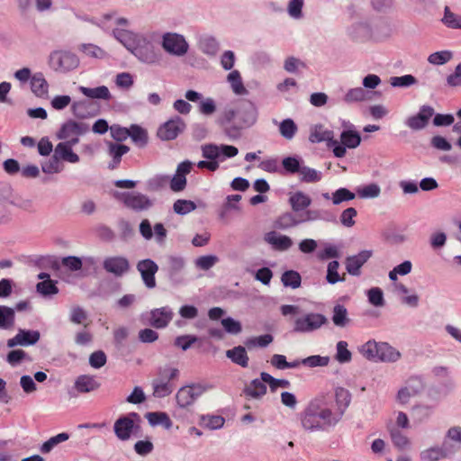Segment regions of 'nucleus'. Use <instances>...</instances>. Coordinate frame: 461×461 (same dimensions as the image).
I'll return each mask as SVG.
<instances>
[{"mask_svg":"<svg viewBox=\"0 0 461 461\" xmlns=\"http://www.w3.org/2000/svg\"><path fill=\"white\" fill-rule=\"evenodd\" d=\"M197 339V337L193 335L178 336L175 339V345L183 350H187Z\"/></svg>","mask_w":461,"mask_h":461,"instance_id":"69168bd1","label":"nucleus"},{"mask_svg":"<svg viewBox=\"0 0 461 461\" xmlns=\"http://www.w3.org/2000/svg\"><path fill=\"white\" fill-rule=\"evenodd\" d=\"M314 214L315 212L312 211H307L305 212L304 218L296 220L291 213H285L279 217L277 223L280 228L287 229L295 226L301 222L314 220L316 218Z\"/></svg>","mask_w":461,"mask_h":461,"instance_id":"bb28decb","label":"nucleus"},{"mask_svg":"<svg viewBox=\"0 0 461 461\" xmlns=\"http://www.w3.org/2000/svg\"><path fill=\"white\" fill-rule=\"evenodd\" d=\"M292 209L294 212H299L307 208L311 203V198L303 192L294 193L289 199Z\"/></svg>","mask_w":461,"mask_h":461,"instance_id":"72a5a7b5","label":"nucleus"},{"mask_svg":"<svg viewBox=\"0 0 461 461\" xmlns=\"http://www.w3.org/2000/svg\"><path fill=\"white\" fill-rule=\"evenodd\" d=\"M452 59V53L449 50L437 51L430 54L428 61L433 65H444Z\"/></svg>","mask_w":461,"mask_h":461,"instance_id":"09e8293b","label":"nucleus"},{"mask_svg":"<svg viewBox=\"0 0 461 461\" xmlns=\"http://www.w3.org/2000/svg\"><path fill=\"white\" fill-rule=\"evenodd\" d=\"M79 89L84 95L92 99H103L108 101L112 98L111 93L108 87L105 86H101L95 88L80 86Z\"/></svg>","mask_w":461,"mask_h":461,"instance_id":"c756f323","label":"nucleus"},{"mask_svg":"<svg viewBox=\"0 0 461 461\" xmlns=\"http://www.w3.org/2000/svg\"><path fill=\"white\" fill-rule=\"evenodd\" d=\"M282 165L285 171L290 174L299 173L301 168L299 160L294 157L285 158L282 161Z\"/></svg>","mask_w":461,"mask_h":461,"instance_id":"338daca9","label":"nucleus"},{"mask_svg":"<svg viewBox=\"0 0 461 461\" xmlns=\"http://www.w3.org/2000/svg\"><path fill=\"white\" fill-rule=\"evenodd\" d=\"M179 376V370L171 366H161L158 369L156 377L152 380L153 395L156 398H164L170 395L175 390L174 380Z\"/></svg>","mask_w":461,"mask_h":461,"instance_id":"f03ea898","label":"nucleus"},{"mask_svg":"<svg viewBox=\"0 0 461 461\" xmlns=\"http://www.w3.org/2000/svg\"><path fill=\"white\" fill-rule=\"evenodd\" d=\"M390 435L394 446L403 448L409 444V439L397 428H390Z\"/></svg>","mask_w":461,"mask_h":461,"instance_id":"13d9d810","label":"nucleus"},{"mask_svg":"<svg viewBox=\"0 0 461 461\" xmlns=\"http://www.w3.org/2000/svg\"><path fill=\"white\" fill-rule=\"evenodd\" d=\"M130 135L132 141L139 147H144L148 142L147 131L137 124H132L129 128Z\"/></svg>","mask_w":461,"mask_h":461,"instance_id":"f704fd0d","label":"nucleus"},{"mask_svg":"<svg viewBox=\"0 0 461 461\" xmlns=\"http://www.w3.org/2000/svg\"><path fill=\"white\" fill-rule=\"evenodd\" d=\"M50 65L57 71H68L78 66V59L68 51H54L50 56Z\"/></svg>","mask_w":461,"mask_h":461,"instance_id":"423d86ee","label":"nucleus"},{"mask_svg":"<svg viewBox=\"0 0 461 461\" xmlns=\"http://www.w3.org/2000/svg\"><path fill=\"white\" fill-rule=\"evenodd\" d=\"M228 82L236 95H244L247 90L243 85L240 74L238 70L231 71L227 77Z\"/></svg>","mask_w":461,"mask_h":461,"instance_id":"c9c22d12","label":"nucleus"},{"mask_svg":"<svg viewBox=\"0 0 461 461\" xmlns=\"http://www.w3.org/2000/svg\"><path fill=\"white\" fill-rule=\"evenodd\" d=\"M270 363L277 369L295 368L300 366V361L287 362L284 355L275 354L271 357Z\"/></svg>","mask_w":461,"mask_h":461,"instance_id":"58836bf2","label":"nucleus"},{"mask_svg":"<svg viewBox=\"0 0 461 461\" xmlns=\"http://www.w3.org/2000/svg\"><path fill=\"white\" fill-rule=\"evenodd\" d=\"M309 140L312 143L325 141L327 147L332 149L338 158L343 157L346 153V129L340 133V144L334 139L333 131L326 130L322 125H315L311 129Z\"/></svg>","mask_w":461,"mask_h":461,"instance_id":"7ed1b4c3","label":"nucleus"},{"mask_svg":"<svg viewBox=\"0 0 461 461\" xmlns=\"http://www.w3.org/2000/svg\"><path fill=\"white\" fill-rule=\"evenodd\" d=\"M185 128L184 120L179 116H175L165 123H163L158 130V136L162 140H175Z\"/></svg>","mask_w":461,"mask_h":461,"instance_id":"6e6552de","label":"nucleus"},{"mask_svg":"<svg viewBox=\"0 0 461 461\" xmlns=\"http://www.w3.org/2000/svg\"><path fill=\"white\" fill-rule=\"evenodd\" d=\"M14 322V311L7 306L0 305V329H9Z\"/></svg>","mask_w":461,"mask_h":461,"instance_id":"4c0bfd02","label":"nucleus"},{"mask_svg":"<svg viewBox=\"0 0 461 461\" xmlns=\"http://www.w3.org/2000/svg\"><path fill=\"white\" fill-rule=\"evenodd\" d=\"M145 417L151 426L162 425L165 429H169L173 424L169 416L166 412H147Z\"/></svg>","mask_w":461,"mask_h":461,"instance_id":"473e14b6","label":"nucleus"},{"mask_svg":"<svg viewBox=\"0 0 461 461\" xmlns=\"http://www.w3.org/2000/svg\"><path fill=\"white\" fill-rule=\"evenodd\" d=\"M87 321V314L84 309L79 306L74 307L70 312V321L75 324H86Z\"/></svg>","mask_w":461,"mask_h":461,"instance_id":"0e129e2a","label":"nucleus"},{"mask_svg":"<svg viewBox=\"0 0 461 461\" xmlns=\"http://www.w3.org/2000/svg\"><path fill=\"white\" fill-rule=\"evenodd\" d=\"M106 355L102 350L93 352L89 357V364L94 368H101L106 364Z\"/></svg>","mask_w":461,"mask_h":461,"instance_id":"bf43d9fd","label":"nucleus"},{"mask_svg":"<svg viewBox=\"0 0 461 461\" xmlns=\"http://www.w3.org/2000/svg\"><path fill=\"white\" fill-rule=\"evenodd\" d=\"M299 174L301 180L307 183L317 182L321 179L320 174L313 168L301 167Z\"/></svg>","mask_w":461,"mask_h":461,"instance_id":"4d7b16f0","label":"nucleus"},{"mask_svg":"<svg viewBox=\"0 0 461 461\" xmlns=\"http://www.w3.org/2000/svg\"><path fill=\"white\" fill-rule=\"evenodd\" d=\"M140 417L137 412H130L117 419L113 425L116 437L122 441L128 440L135 429H139L138 423Z\"/></svg>","mask_w":461,"mask_h":461,"instance_id":"39448f33","label":"nucleus"},{"mask_svg":"<svg viewBox=\"0 0 461 461\" xmlns=\"http://www.w3.org/2000/svg\"><path fill=\"white\" fill-rule=\"evenodd\" d=\"M74 145L66 141L59 143L54 149V159H61L70 163L78 162L79 157L72 150Z\"/></svg>","mask_w":461,"mask_h":461,"instance_id":"412c9836","label":"nucleus"},{"mask_svg":"<svg viewBox=\"0 0 461 461\" xmlns=\"http://www.w3.org/2000/svg\"><path fill=\"white\" fill-rule=\"evenodd\" d=\"M280 134L286 140H292L297 131V126L292 119H285L280 122Z\"/></svg>","mask_w":461,"mask_h":461,"instance_id":"79ce46f5","label":"nucleus"},{"mask_svg":"<svg viewBox=\"0 0 461 461\" xmlns=\"http://www.w3.org/2000/svg\"><path fill=\"white\" fill-rule=\"evenodd\" d=\"M69 438L68 433L62 432L54 437H51L49 440L44 442L41 447L42 453H49L58 444L68 440Z\"/></svg>","mask_w":461,"mask_h":461,"instance_id":"a18cd8bd","label":"nucleus"},{"mask_svg":"<svg viewBox=\"0 0 461 461\" xmlns=\"http://www.w3.org/2000/svg\"><path fill=\"white\" fill-rule=\"evenodd\" d=\"M333 416L339 421L346 411V390L343 386H336L334 390V405H330Z\"/></svg>","mask_w":461,"mask_h":461,"instance_id":"4be33fe9","label":"nucleus"},{"mask_svg":"<svg viewBox=\"0 0 461 461\" xmlns=\"http://www.w3.org/2000/svg\"><path fill=\"white\" fill-rule=\"evenodd\" d=\"M266 240L278 250H286L293 245V241L288 236L277 235L274 231L267 235Z\"/></svg>","mask_w":461,"mask_h":461,"instance_id":"2f4dec72","label":"nucleus"},{"mask_svg":"<svg viewBox=\"0 0 461 461\" xmlns=\"http://www.w3.org/2000/svg\"><path fill=\"white\" fill-rule=\"evenodd\" d=\"M86 126L82 122L68 121L65 122L58 132L59 140H65L70 144H77L79 141V136L86 131Z\"/></svg>","mask_w":461,"mask_h":461,"instance_id":"1a4fd4ad","label":"nucleus"},{"mask_svg":"<svg viewBox=\"0 0 461 461\" xmlns=\"http://www.w3.org/2000/svg\"><path fill=\"white\" fill-rule=\"evenodd\" d=\"M423 388L420 379L415 377L411 378L407 384L399 390L397 393V401L399 403L404 405L409 402L411 397L416 396Z\"/></svg>","mask_w":461,"mask_h":461,"instance_id":"f3484780","label":"nucleus"},{"mask_svg":"<svg viewBox=\"0 0 461 461\" xmlns=\"http://www.w3.org/2000/svg\"><path fill=\"white\" fill-rule=\"evenodd\" d=\"M258 118V110L256 106L250 103H244L239 108L238 129H243L253 125Z\"/></svg>","mask_w":461,"mask_h":461,"instance_id":"dca6fc26","label":"nucleus"},{"mask_svg":"<svg viewBox=\"0 0 461 461\" xmlns=\"http://www.w3.org/2000/svg\"><path fill=\"white\" fill-rule=\"evenodd\" d=\"M417 79L412 75H404L401 77H393L390 83L394 87H408L416 84Z\"/></svg>","mask_w":461,"mask_h":461,"instance_id":"3c124183","label":"nucleus"},{"mask_svg":"<svg viewBox=\"0 0 461 461\" xmlns=\"http://www.w3.org/2000/svg\"><path fill=\"white\" fill-rule=\"evenodd\" d=\"M273 341V337L270 334H265L258 337H254L249 339L245 345L249 348H255V347H260L264 348L269 345Z\"/></svg>","mask_w":461,"mask_h":461,"instance_id":"8fccbe9b","label":"nucleus"},{"mask_svg":"<svg viewBox=\"0 0 461 461\" xmlns=\"http://www.w3.org/2000/svg\"><path fill=\"white\" fill-rule=\"evenodd\" d=\"M433 114L434 109L431 106L423 105L416 115L408 118L406 124L414 131L421 130L427 126Z\"/></svg>","mask_w":461,"mask_h":461,"instance_id":"a211bd4d","label":"nucleus"},{"mask_svg":"<svg viewBox=\"0 0 461 461\" xmlns=\"http://www.w3.org/2000/svg\"><path fill=\"white\" fill-rule=\"evenodd\" d=\"M378 349L377 361L395 362L401 357V354L398 350L385 342L379 343Z\"/></svg>","mask_w":461,"mask_h":461,"instance_id":"a878e982","label":"nucleus"},{"mask_svg":"<svg viewBox=\"0 0 461 461\" xmlns=\"http://www.w3.org/2000/svg\"><path fill=\"white\" fill-rule=\"evenodd\" d=\"M282 283L285 286H289L294 289L301 285V276L298 272L294 270L285 271L281 277Z\"/></svg>","mask_w":461,"mask_h":461,"instance_id":"a19ab883","label":"nucleus"},{"mask_svg":"<svg viewBox=\"0 0 461 461\" xmlns=\"http://www.w3.org/2000/svg\"><path fill=\"white\" fill-rule=\"evenodd\" d=\"M454 452L447 447L446 444L442 447H430L420 453V457L423 461H438L439 459L447 457Z\"/></svg>","mask_w":461,"mask_h":461,"instance_id":"b1692460","label":"nucleus"},{"mask_svg":"<svg viewBox=\"0 0 461 461\" xmlns=\"http://www.w3.org/2000/svg\"><path fill=\"white\" fill-rule=\"evenodd\" d=\"M372 251L363 250L358 255L348 257V274L358 275L360 267L370 258Z\"/></svg>","mask_w":461,"mask_h":461,"instance_id":"5701e85b","label":"nucleus"},{"mask_svg":"<svg viewBox=\"0 0 461 461\" xmlns=\"http://www.w3.org/2000/svg\"><path fill=\"white\" fill-rule=\"evenodd\" d=\"M338 422L330 408L320 409L317 402H311L301 416L303 429L310 431L323 430Z\"/></svg>","mask_w":461,"mask_h":461,"instance_id":"f257e3e1","label":"nucleus"},{"mask_svg":"<svg viewBox=\"0 0 461 461\" xmlns=\"http://www.w3.org/2000/svg\"><path fill=\"white\" fill-rule=\"evenodd\" d=\"M40 332L38 330H19L17 334L7 340L8 348L16 346H31L36 344L40 339Z\"/></svg>","mask_w":461,"mask_h":461,"instance_id":"2eb2a0df","label":"nucleus"},{"mask_svg":"<svg viewBox=\"0 0 461 461\" xmlns=\"http://www.w3.org/2000/svg\"><path fill=\"white\" fill-rule=\"evenodd\" d=\"M88 324L84 325V329L75 334L74 340L78 346H86L93 341V334L86 330Z\"/></svg>","mask_w":461,"mask_h":461,"instance_id":"6e6d98bb","label":"nucleus"},{"mask_svg":"<svg viewBox=\"0 0 461 461\" xmlns=\"http://www.w3.org/2000/svg\"><path fill=\"white\" fill-rule=\"evenodd\" d=\"M260 377L263 382H266L272 392H275L277 388H288L290 387L291 384L286 379H276L273 377L271 375L266 372H262L260 374Z\"/></svg>","mask_w":461,"mask_h":461,"instance_id":"e433bc0d","label":"nucleus"},{"mask_svg":"<svg viewBox=\"0 0 461 461\" xmlns=\"http://www.w3.org/2000/svg\"><path fill=\"white\" fill-rule=\"evenodd\" d=\"M162 46L166 51L176 56H183L188 50L185 38L177 33L164 34Z\"/></svg>","mask_w":461,"mask_h":461,"instance_id":"9d476101","label":"nucleus"},{"mask_svg":"<svg viewBox=\"0 0 461 461\" xmlns=\"http://www.w3.org/2000/svg\"><path fill=\"white\" fill-rule=\"evenodd\" d=\"M116 197L122 200L127 207L135 211L146 210L151 206L150 200L140 193L116 194Z\"/></svg>","mask_w":461,"mask_h":461,"instance_id":"f8f14e48","label":"nucleus"},{"mask_svg":"<svg viewBox=\"0 0 461 461\" xmlns=\"http://www.w3.org/2000/svg\"><path fill=\"white\" fill-rule=\"evenodd\" d=\"M220 149V146L214 144L205 145L202 149L203 157L210 160H215L221 156Z\"/></svg>","mask_w":461,"mask_h":461,"instance_id":"774afa93","label":"nucleus"},{"mask_svg":"<svg viewBox=\"0 0 461 461\" xmlns=\"http://www.w3.org/2000/svg\"><path fill=\"white\" fill-rule=\"evenodd\" d=\"M104 269L114 276H122L130 270V262L125 257H107L103 262Z\"/></svg>","mask_w":461,"mask_h":461,"instance_id":"9b49d317","label":"nucleus"},{"mask_svg":"<svg viewBox=\"0 0 461 461\" xmlns=\"http://www.w3.org/2000/svg\"><path fill=\"white\" fill-rule=\"evenodd\" d=\"M130 150L129 147L123 144H110L109 153L113 157L114 165L113 168L121 162L122 156Z\"/></svg>","mask_w":461,"mask_h":461,"instance_id":"49530a36","label":"nucleus"},{"mask_svg":"<svg viewBox=\"0 0 461 461\" xmlns=\"http://www.w3.org/2000/svg\"><path fill=\"white\" fill-rule=\"evenodd\" d=\"M225 420L219 415H203L201 425L210 429H217L224 425Z\"/></svg>","mask_w":461,"mask_h":461,"instance_id":"ea45409f","label":"nucleus"},{"mask_svg":"<svg viewBox=\"0 0 461 461\" xmlns=\"http://www.w3.org/2000/svg\"><path fill=\"white\" fill-rule=\"evenodd\" d=\"M218 260V258L213 255L202 256L196 259L195 265L200 269L208 270L212 267Z\"/></svg>","mask_w":461,"mask_h":461,"instance_id":"052dcab7","label":"nucleus"},{"mask_svg":"<svg viewBox=\"0 0 461 461\" xmlns=\"http://www.w3.org/2000/svg\"><path fill=\"white\" fill-rule=\"evenodd\" d=\"M226 357L230 358L233 363L242 367H247L249 366V357L245 348L242 346H237L232 349L227 350Z\"/></svg>","mask_w":461,"mask_h":461,"instance_id":"c85d7f7f","label":"nucleus"},{"mask_svg":"<svg viewBox=\"0 0 461 461\" xmlns=\"http://www.w3.org/2000/svg\"><path fill=\"white\" fill-rule=\"evenodd\" d=\"M173 312L167 307L155 309L150 312V324L156 329L165 328L172 320Z\"/></svg>","mask_w":461,"mask_h":461,"instance_id":"aec40b11","label":"nucleus"},{"mask_svg":"<svg viewBox=\"0 0 461 461\" xmlns=\"http://www.w3.org/2000/svg\"><path fill=\"white\" fill-rule=\"evenodd\" d=\"M101 386L99 381L90 375H81L77 377L74 388L79 393H87L97 390Z\"/></svg>","mask_w":461,"mask_h":461,"instance_id":"6ab92c4d","label":"nucleus"},{"mask_svg":"<svg viewBox=\"0 0 461 461\" xmlns=\"http://www.w3.org/2000/svg\"><path fill=\"white\" fill-rule=\"evenodd\" d=\"M37 291L43 295H52L59 293L56 283L51 279L44 280L37 284Z\"/></svg>","mask_w":461,"mask_h":461,"instance_id":"603ef678","label":"nucleus"},{"mask_svg":"<svg viewBox=\"0 0 461 461\" xmlns=\"http://www.w3.org/2000/svg\"><path fill=\"white\" fill-rule=\"evenodd\" d=\"M221 325L224 330L230 334H238L241 331V325L238 321L228 317L221 320Z\"/></svg>","mask_w":461,"mask_h":461,"instance_id":"e2e57ef3","label":"nucleus"},{"mask_svg":"<svg viewBox=\"0 0 461 461\" xmlns=\"http://www.w3.org/2000/svg\"><path fill=\"white\" fill-rule=\"evenodd\" d=\"M131 53L146 63H154L158 59L153 44L143 37L139 39Z\"/></svg>","mask_w":461,"mask_h":461,"instance_id":"4468645a","label":"nucleus"},{"mask_svg":"<svg viewBox=\"0 0 461 461\" xmlns=\"http://www.w3.org/2000/svg\"><path fill=\"white\" fill-rule=\"evenodd\" d=\"M379 343L375 341H367L361 348L362 355L369 360L377 362Z\"/></svg>","mask_w":461,"mask_h":461,"instance_id":"de8ad7c7","label":"nucleus"},{"mask_svg":"<svg viewBox=\"0 0 461 461\" xmlns=\"http://www.w3.org/2000/svg\"><path fill=\"white\" fill-rule=\"evenodd\" d=\"M265 384L267 383L263 382L261 378L254 379L245 387L244 393L248 397L259 399L267 393V386Z\"/></svg>","mask_w":461,"mask_h":461,"instance_id":"cd10ccee","label":"nucleus"},{"mask_svg":"<svg viewBox=\"0 0 461 461\" xmlns=\"http://www.w3.org/2000/svg\"><path fill=\"white\" fill-rule=\"evenodd\" d=\"M330 362L329 357H321L319 355H314L308 357L302 361H300V364H303L304 366H310V367H315V366H328Z\"/></svg>","mask_w":461,"mask_h":461,"instance_id":"5fc2aeb1","label":"nucleus"},{"mask_svg":"<svg viewBox=\"0 0 461 461\" xmlns=\"http://www.w3.org/2000/svg\"><path fill=\"white\" fill-rule=\"evenodd\" d=\"M114 37L131 52L141 37L130 31L116 29L113 31Z\"/></svg>","mask_w":461,"mask_h":461,"instance_id":"393cba45","label":"nucleus"},{"mask_svg":"<svg viewBox=\"0 0 461 461\" xmlns=\"http://www.w3.org/2000/svg\"><path fill=\"white\" fill-rule=\"evenodd\" d=\"M32 91L39 97H44L48 94L49 85L41 73L34 74L31 78Z\"/></svg>","mask_w":461,"mask_h":461,"instance_id":"7c9ffc66","label":"nucleus"},{"mask_svg":"<svg viewBox=\"0 0 461 461\" xmlns=\"http://www.w3.org/2000/svg\"><path fill=\"white\" fill-rule=\"evenodd\" d=\"M137 270L148 288L156 286L155 275L158 270V266L151 259H143L138 262Z\"/></svg>","mask_w":461,"mask_h":461,"instance_id":"ddd939ff","label":"nucleus"},{"mask_svg":"<svg viewBox=\"0 0 461 461\" xmlns=\"http://www.w3.org/2000/svg\"><path fill=\"white\" fill-rule=\"evenodd\" d=\"M211 389H212V385L205 383H197L183 386L176 394L177 405L180 408H186Z\"/></svg>","mask_w":461,"mask_h":461,"instance_id":"20e7f679","label":"nucleus"},{"mask_svg":"<svg viewBox=\"0 0 461 461\" xmlns=\"http://www.w3.org/2000/svg\"><path fill=\"white\" fill-rule=\"evenodd\" d=\"M327 322L324 315L320 313H308L294 321V331L299 333L312 332Z\"/></svg>","mask_w":461,"mask_h":461,"instance_id":"0eeeda50","label":"nucleus"},{"mask_svg":"<svg viewBox=\"0 0 461 461\" xmlns=\"http://www.w3.org/2000/svg\"><path fill=\"white\" fill-rule=\"evenodd\" d=\"M442 22L449 28L461 29V16L452 13L448 6L445 7Z\"/></svg>","mask_w":461,"mask_h":461,"instance_id":"37998d69","label":"nucleus"},{"mask_svg":"<svg viewBox=\"0 0 461 461\" xmlns=\"http://www.w3.org/2000/svg\"><path fill=\"white\" fill-rule=\"evenodd\" d=\"M196 205L194 202L190 200L178 199L174 203L173 210L176 213L185 215L194 210H195Z\"/></svg>","mask_w":461,"mask_h":461,"instance_id":"c03bdc74","label":"nucleus"},{"mask_svg":"<svg viewBox=\"0 0 461 461\" xmlns=\"http://www.w3.org/2000/svg\"><path fill=\"white\" fill-rule=\"evenodd\" d=\"M238 115H239V108L237 110L232 108H227L221 114V122L222 125L227 126L230 123L235 125V128L238 129Z\"/></svg>","mask_w":461,"mask_h":461,"instance_id":"864d4df0","label":"nucleus"},{"mask_svg":"<svg viewBox=\"0 0 461 461\" xmlns=\"http://www.w3.org/2000/svg\"><path fill=\"white\" fill-rule=\"evenodd\" d=\"M200 48L204 53L213 55L218 50V43L215 39L206 37L200 41Z\"/></svg>","mask_w":461,"mask_h":461,"instance_id":"680f3d73","label":"nucleus"}]
</instances>
